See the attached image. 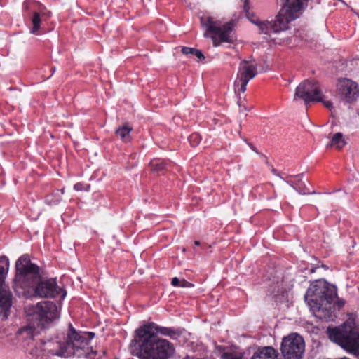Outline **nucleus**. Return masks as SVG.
I'll return each instance as SVG.
<instances>
[{"label":"nucleus","mask_w":359,"mask_h":359,"mask_svg":"<svg viewBox=\"0 0 359 359\" xmlns=\"http://www.w3.org/2000/svg\"><path fill=\"white\" fill-rule=\"evenodd\" d=\"M74 189L76 191H81L82 189V184L80 183H77L74 184Z\"/></svg>","instance_id":"obj_27"},{"label":"nucleus","mask_w":359,"mask_h":359,"mask_svg":"<svg viewBox=\"0 0 359 359\" xmlns=\"http://www.w3.org/2000/svg\"><path fill=\"white\" fill-rule=\"evenodd\" d=\"M50 16V11H47L43 7H40L39 11H34L32 18V27L30 29V33L37 34V32L41 27V21L48 20Z\"/></svg>","instance_id":"obj_15"},{"label":"nucleus","mask_w":359,"mask_h":359,"mask_svg":"<svg viewBox=\"0 0 359 359\" xmlns=\"http://www.w3.org/2000/svg\"><path fill=\"white\" fill-rule=\"evenodd\" d=\"M60 196H57L55 198H53V196H48L46 199V203H48L49 205H57L60 203Z\"/></svg>","instance_id":"obj_22"},{"label":"nucleus","mask_w":359,"mask_h":359,"mask_svg":"<svg viewBox=\"0 0 359 359\" xmlns=\"http://www.w3.org/2000/svg\"><path fill=\"white\" fill-rule=\"evenodd\" d=\"M200 244H201V243H200V242H199V241H196L194 242V245H197V246H198V245H200Z\"/></svg>","instance_id":"obj_30"},{"label":"nucleus","mask_w":359,"mask_h":359,"mask_svg":"<svg viewBox=\"0 0 359 359\" xmlns=\"http://www.w3.org/2000/svg\"><path fill=\"white\" fill-rule=\"evenodd\" d=\"M131 130H132V128L126 125V126L118 128L116 130V134L123 142H129L130 140V133Z\"/></svg>","instance_id":"obj_16"},{"label":"nucleus","mask_w":359,"mask_h":359,"mask_svg":"<svg viewBox=\"0 0 359 359\" xmlns=\"http://www.w3.org/2000/svg\"><path fill=\"white\" fill-rule=\"evenodd\" d=\"M337 90L341 98L346 102L351 103L359 97L358 84L351 79H340L337 84Z\"/></svg>","instance_id":"obj_14"},{"label":"nucleus","mask_w":359,"mask_h":359,"mask_svg":"<svg viewBox=\"0 0 359 359\" xmlns=\"http://www.w3.org/2000/svg\"><path fill=\"white\" fill-rule=\"evenodd\" d=\"M223 359H242V357L237 353H224L222 355Z\"/></svg>","instance_id":"obj_23"},{"label":"nucleus","mask_w":359,"mask_h":359,"mask_svg":"<svg viewBox=\"0 0 359 359\" xmlns=\"http://www.w3.org/2000/svg\"><path fill=\"white\" fill-rule=\"evenodd\" d=\"M15 269V284L22 288L32 289L35 296L54 298L62 292L55 279H41L39 266L31 262L28 255H23L17 260Z\"/></svg>","instance_id":"obj_2"},{"label":"nucleus","mask_w":359,"mask_h":359,"mask_svg":"<svg viewBox=\"0 0 359 359\" xmlns=\"http://www.w3.org/2000/svg\"><path fill=\"white\" fill-rule=\"evenodd\" d=\"M180 287H193V285L185 280H181Z\"/></svg>","instance_id":"obj_24"},{"label":"nucleus","mask_w":359,"mask_h":359,"mask_svg":"<svg viewBox=\"0 0 359 359\" xmlns=\"http://www.w3.org/2000/svg\"><path fill=\"white\" fill-rule=\"evenodd\" d=\"M321 102L323 103L325 107H327V109H331L332 108V102H330V101H325L323 99V101H321Z\"/></svg>","instance_id":"obj_26"},{"label":"nucleus","mask_w":359,"mask_h":359,"mask_svg":"<svg viewBox=\"0 0 359 359\" xmlns=\"http://www.w3.org/2000/svg\"><path fill=\"white\" fill-rule=\"evenodd\" d=\"M300 98L305 104L323 101V93L320 84L314 80H304L296 88L294 100Z\"/></svg>","instance_id":"obj_10"},{"label":"nucleus","mask_w":359,"mask_h":359,"mask_svg":"<svg viewBox=\"0 0 359 359\" xmlns=\"http://www.w3.org/2000/svg\"><path fill=\"white\" fill-rule=\"evenodd\" d=\"M166 162L161 158H155L151 161L149 166L154 172H159L165 168Z\"/></svg>","instance_id":"obj_18"},{"label":"nucleus","mask_w":359,"mask_h":359,"mask_svg":"<svg viewBox=\"0 0 359 359\" xmlns=\"http://www.w3.org/2000/svg\"><path fill=\"white\" fill-rule=\"evenodd\" d=\"M0 259L5 264V266H0V316H2L3 319H6L8 318L9 309L12 304L11 293L4 284V279L9 267V262L6 257H3Z\"/></svg>","instance_id":"obj_13"},{"label":"nucleus","mask_w":359,"mask_h":359,"mask_svg":"<svg viewBox=\"0 0 359 359\" xmlns=\"http://www.w3.org/2000/svg\"><path fill=\"white\" fill-rule=\"evenodd\" d=\"M182 53L184 55H193L200 60L204 59L203 53L201 50L193 48L183 47L182 48Z\"/></svg>","instance_id":"obj_19"},{"label":"nucleus","mask_w":359,"mask_h":359,"mask_svg":"<svg viewBox=\"0 0 359 359\" xmlns=\"http://www.w3.org/2000/svg\"><path fill=\"white\" fill-rule=\"evenodd\" d=\"M280 351L284 359H302L305 351L304 340L298 334H289L283 339Z\"/></svg>","instance_id":"obj_9"},{"label":"nucleus","mask_w":359,"mask_h":359,"mask_svg":"<svg viewBox=\"0 0 359 359\" xmlns=\"http://www.w3.org/2000/svg\"><path fill=\"white\" fill-rule=\"evenodd\" d=\"M93 332L80 333L76 332L73 328L71 332L67 334V344L72 351V355H75L78 358H88L90 354H95L92 347L88 346V344L94 337Z\"/></svg>","instance_id":"obj_8"},{"label":"nucleus","mask_w":359,"mask_h":359,"mask_svg":"<svg viewBox=\"0 0 359 359\" xmlns=\"http://www.w3.org/2000/svg\"><path fill=\"white\" fill-rule=\"evenodd\" d=\"M39 350H42L47 353L48 355L63 358L70 357L71 353L72 352L67 344V338L64 341H61L60 340H49L48 341L43 342L40 345V348L35 346L32 348L29 352L34 356H39Z\"/></svg>","instance_id":"obj_12"},{"label":"nucleus","mask_w":359,"mask_h":359,"mask_svg":"<svg viewBox=\"0 0 359 359\" xmlns=\"http://www.w3.org/2000/svg\"><path fill=\"white\" fill-rule=\"evenodd\" d=\"M201 23L203 27L206 28L204 34L205 37L211 36L213 46H219L222 43H232L235 40L233 34L234 22H228L222 25L219 21L215 20L212 17H202Z\"/></svg>","instance_id":"obj_7"},{"label":"nucleus","mask_w":359,"mask_h":359,"mask_svg":"<svg viewBox=\"0 0 359 359\" xmlns=\"http://www.w3.org/2000/svg\"><path fill=\"white\" fill-rule=\"evenodd\" d=\"M172 285L175 287L180 286L181 280H180L177 277L172 278Z\"/></svg>","instance_id":"obj_25"},{"label":"nucleus","mask_w":359,"mask_h":359,"mask_svg":"<svg viewBox=\"0 0 359 359\" xmlns=\"http://www.w3.org/2000/svg\"><path fill=\"white\" fill-rule=\"evenodd\" d=\"M250 147L252 149V150H254L255 152L258 153L253 146H250Z\"/></svg>","instance_id":"obj_32"},{"label":"nucleus","mask_w":359,"mask_h":359,"mask_svg":"<svg viewBox=\"0 0 359 359\" xmlns=\"http://www.w3.org/2000/svg\"><path fill=\"white\" fill-rule=\"evenodd\" d=\"M188 139L192 147H196L201 140V136L199 133H194L190 135Z\"/></svg>","instance_id":"obj_21"},{"label":"nucleus","mask_w":359,"mask_h":359,"mask_svg":"<svg viewBox=\"0 0 359 359\" xmlns=\"http://www.w3.org/2000/svg\"><path fill=\"white\" fill-rule=\"evenodd\" d=\"M305 301L316 316L326 320L335 317L336 307L339 310L345 302L337 297V287L325 281H317L309 288Z\"/></svg>","instance_id":"obj_3"},{"label":"nucleus","mask_w":359,"mask_h":359,"mask_svg":"<svg viewBox=\"0 0 359 359\" xmlns=\"http://www.w3.org/2000/svg\"><path fill=\"white\" fill-rule=\"evenodd\" d=\"M294 189H295L297 191H298L300 194H315L316 192L310 191L309 189L306 187V186L302 187L300 182H298L295 185L292 184L290 182H287Z\"/></svg>","instance_id":"obj_20"},{"label":"nucleus","mask_w":359,"mask_h":359,"mask_svg":"<svg viewBox=\"0 0 359 359\" xmlns=\"http://www.w3.org/2000/svg\"><path fill=\"white\" fill-rule=\"evenodd\" d=\"M272 172H273V173L274 175H278V172H277V170H276L273 169V170H272Z\"/></svg>","instance_id":"obj_29"},{"label":"nucleus","mask_w":359,"mask_h":359,"mask_svg":"<svg viewBox=\"0 0 359 359\" xmlns=\"http://www.w3.org/2000/svg\"><path fill=\"white\" fill-rule=\"evenodd\" d=\"M285 31H284L283 32H282V34L279 36V37H280V38H283V39H284V40H283V41L282 42V43L285 41V39H286V38H288V36H286V37H285V36H283V35L285 34Z\"/></svg>","instance_id":"obj_28"},{"label":"nucleus","mask_w":359,"mask_h":359,"mask_svg":"<svg viewBox=\"0 0 359 359\" xmlns=\"http://www.w3.org/2000/svg\"><path fill=\"white\" fill-rule=\"evenodd\" d=\"M65 296H66V293L65 292H62V297H61L62 299H64Z\"/></svg>","instance_id":"obj_31"},{"label":"nucleus","mask_w":359,"mask_h":359,"mask_svg":"<svg viewBox=\"0 0 359 359\" xmlns=\"http://www.w3.org/2000/svg\"><path fill=\"white\" fill-rule=\"evenodd\" d=\"M257 74V66L254 60H242L234 82L235 91L244 93L249 81L255 77Z\"/></svg>","instance_id":"obj_11"},{"label":"nucleus","mask_w":359,"mask_h":359,"mask_svg":"<svg viewBox=\"0 0 359 359\" xmlns=\"http://www.w3.org/2000/svg\"><path fill=\"white\" fill-rule=\"evenodd\" d=\"M329 338L350 353H359V325L349 318L340 327L328 330Z\"/></svg>","instance_id":"obj_6"},{"label":"nucleus","mask_w":359,"mask_h":359,"mask_svg":"<svg viewBox=\"0 0 359 359\" xmlns=\"http://www.w3.org/2000/svg\"><path fill=\"white\" fill-rule=\"evenodd\" d=\"M346 144V142L343 137L342 133H337L334 134L329 147H335L337 149H340L344 147Z\"/></svg>","instance_id":"obj_17"},{"label":"nucleus","mask_w":359,"mask_h":359,"mask_svg":"<svg viewBox=\"0 0 359 359\" xmlns=\"http://www.w3.org/2000/svg\"><path fill=\"white\" fill-rule=\"evenodd\" d=\"M159 333L172 339H177L180 333L175 329L149 323L135 330L134 339L130 341L129 351L140 359H168L174 352L172 343L157 337Z\"/></svg>","instance_id":"obj_1"},{"label":"nucleus","mask_w":359,"mask_h":359,"mask_svg":"<svg viewBox=\"0 0 359 359\" xmlns=\"http://www.w3.org/2000/svg\"><path fill=\"white\" fill-rule=\"evenodd\" d=\"M308 0H286L275 20L255 22L266 39L281 44L284 39L279 36L289 28V23L297 18Z\"/></svg>","instance_id":"obj_4"},{"label":"nucleus","mask_w":359,"mask_h":359,"mask_svg":"<svg viewBox=\"0 0 359 359\" xmlns=\"http://www.w3.org/2000/svg\"><path fill=\"white\" fill-rule=\"evenodd\" d=\"M30 324L20 329L19 335L22 339H31L39 332V328H44L59 317V309L53 302L45 301L38 303L28 314Z\"/></svg>","instance_id":"obj_5"}]
</instances>
